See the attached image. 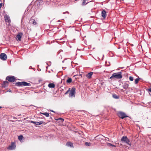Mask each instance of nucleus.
I'll return each mask as SVG.
<instances>
[{
    "label": "nucleus",
    "instance_id": "obj_1",
    "mask_svg": "<svg viewBox=\"0 0 151 151\" xmlns=\"http://www.w3.org/2000/svg\"><path fill=\"white\" fill-rule=\"evenodd\" d=\"M122 72H119L117 73H113L111 76L110 77V79H112L113 78H115L116 79H120L122 78Z\"/></svg>",
    "mask_w": 151,
    "mask_h": 151
},
{
    "label": "nucleus",
    "instance_id": "obj_2",
    "mask_svg": "<svg viewBox=\"0 0 151 151\" xmlns=\"http://www.w3.org/2000/svg\"><path fill=\"white\" fill-rule=\"evenodd\" d=\"M121 140L122 143H124L126 144L131 146V143L130 140L126 136H123L121 139Z\"/></svg>",
    "mask_w": 151,
    "mask_h": 151
},
{
    "label": "nucleus",
    "instance_id": "obj_3",
    "mask_svg": "<svg viewBox=\"0 0 151 151\" xmlns=\"http://www.w3.org/2000/svg\"><path fill=\"white\" fill-rule=\"evenodd\" d=\"M16 84L18 86H30L31 84L30 83H27L25 81L18 82Z\"/></svg>",
    "mask_w": 151,
    "mask_h": 151
},
{
    "label": "nucleus",
    "instance_id": "obj_4",
    "mask_svg": "<svg viewBox=\"0 0 151 151\" xmlns=\"http://www.w3.org/2000/svg\"><path fill=\"white\" fill-rule=\"evenodd\" d=\"M6 80H8L11 82H13L15 81V79L14 76H8L6 77Z\"/></svg>",
    "mask_w": 151,
    "mask_h": 151
},
{
    "label": "nucleus",
    "instance_id": "obj_5",
    "mask_svg": "<svg viewBox=\"0 0 151 151\" xmlns=\"http://www.w3.org/2000/svg\"><path fill=\"white\" fill-rule=\"evenodd\" d=\"M76 93V88L74 87H73L71 89L69 94L70 97H75Z\"/></svg>",
    "mask_w": 151,
    "mask_h": 151
},
{
    "label": "nucleus",
    "instance_id": "obj_6",
    "mask_svg": "<svg viewBox=\"0 0 151 151\" xmlns=\"http://www.w3.org/2000/svg\"><path fill=\"white\" fill-rule=\"evenodd\" d=\"M118 115L119 117L122 119L128 117L124 113L122 112H119L118 114Z\"/></svg>",
    "mask_w": 151,
    "mask_h": 151
},
{
    "label": "nucleus",
    "instance_id": "obj_7",
    "mask_svg": "<svg viewBox=\"0 0 151 151\" xmlns=\"http://www.w3.org/2000/svg\"><path fill=\"white\" fill-rule=\"evenodd\" d=\"M16 147L15 144L14 142H12L11 145L9 146L8 147V149L12 150L14 149Z\"/></svg>",
    "mask_w": 151,
    "mask_h": 151
},
{
    "label": "nucleus",
    "instance_id": "obj_8",
    "mask_svg": "<svg viewBox=\"0 0 151 151\" xmlns=\"http://www.w3.org/2000/svg\"><path fill=\"white\" fill-rule=\"evenodd\" d=\"M0 58L2 60H6L7 58L6 55L4 53H2L0 55Z\"/></svg>",
    "mask_w": 151,
    "mask_h": 151
},
{
    "label": "nucleus",
    "instance_id": "obj_9",
    "mask_svg": "<svg viewBox=\"0 0 151 151\" xmlns=\"http://www.w3.org/2000/svg\"><path fill=\"white\" fill-rule=\"evenodd\" d=\"M4 18L6 22H10V17L7 14H5L4 15Z\"/></svg>",
    "mask_w": 151,
    "mask_h": 151
},
{
    "label": "nucleus",
    "instance_id": "obj_10",
    "mask_svg": "<svg viewBox=\"0 0 151 151\" xmlns=\"http://www.w3.org/2000/svg\"><path fill=\"white\" fill-rule=\"evenodd\" d=\"M23 34L21 32L19 33L17 36V38L18 39V40L21 41V38Z\"/></svg>",
    "mask_w": 151,
    "mask_h": 151
},
{
    "label": "nucleus",
    "instance_id": "obj_11",
    "mask_svg": "<svg viewBox=\"0 0 151 151\" xmlns=\"http://www.w3.org/2000/svg\"><path fill=\"white\" fill-rule=\"evenodd\" d=\"M129 86L128 83H127V82H126L122 85V87L124 89L126 90L128 88Z\"/></svg>",
    "mask_w": 151,
    "mask_h": 151
},
{
    "label": "nucleus",
    "instance_id": "obj_12",
    "mask_svg": "<svg viewBox=\"0 0 151 151\" xmlns=\"http://www.w3.org/2000/svg\"><path fill=\"white\" fill-rule=\"evenodd\" d=\"M30 22L31 23L34 25H36L37 24V22L35 20L32 19V18L30 19Z\"/></svg>",
    "mask_w": 151,
    "mask_h": 151
},
{
    "label": "nucleus",
    "instance_id": "obj_13",
    "mask_svg": "<svg viewBox=\"0 0 151 151\" xmlns=\"http://www.w3.org/2000/svg\"><path fill=\"white\" fill-rule=\"evenodd\" d=\"M102 16L103 18H105L106 17V12L104 10H103L101 12Z\"/></svg>",
    "mask_w": 151,
    "mask_h": 151
},
{
    "label": "nucleus",
    "instance_id": "obj_14",
    "mask_svg": "<svg viewBox=\"0 0 151 151\" xmlns=\"http://www.w3.org/2000/svg\"><path fill=\"white\" fill-rule=\"evenodd\" d=\"M9 83L7 81H4L2 84V86L3 87L5 88L8 85Z\"/></svg>",
    "mask_w": 151,
    "mask_h": 151
},
{
    "label": "nucleus",
    "instance_id": "obj_15",
    "mask_svg": "<svg viewBox=\"0 0 151 151\" xmlns=\"http://www.w3.org/2000/svg\"><path fill=\"white\" fill-rule=\"evenodd\" d=\"M93 73V72H90L88 73L86 75V76L88 77V78L90 79L91 78V76Z\"/></svg>",
    "mask_w": 151,
    "mask_h": 151
},
{
    "label": "nucleus",
    "instance_id": "obj_16",
    "mask_svg": "<svg viewBox=\"0 0 151 151\" xmlns=\"http://www.w3.org/2000/svg\"><path fill=\"white\" fill-rule=\"evenodd\" d=\"M43 123V122L42 121H40L39 122H34V124L37 125H39Z\"/></svg>",
    "mask_w": 151,
    "mask_h": 151
},
{
    "label": "nucleus",
    "instance_id": "obj_17",
    "mask_svg": "<svg viewBox=\"0 0 151 151\" xmlns=\"http://www.w3.org/2000/svg\"><path fill=\"white\" fill-rule=\"evenodd\" d=\"M66 145L68 147H73V144L71 142H68L67 143Z\"/></svg>",
    "mask_w": 151,
    "mask_h": 151
},
{
    "label": "nucleus",
    "instance_id": "obj_18",
    "mask_svg": "<svg viewBox=\"0 0 151 151\" xmlns=\"http://www.w3.org/2000/svg\"><path fill=\"white\" fill-rule=\"evenodd\" d=\"M48 87L50 88H54L55 87V85L53 83H50L48 84Z\"/></svg>",
    "mask_w": 151,
    "mask_h": 151
},
{
    "label": "nucleus",
    "instance_id": "obj_19",
    "mask_svg": "<svg viewBox=\"0 0 151 151\" xmlns=\"http://www.w3.org/2000/svg\"><path fill=\"white\" fill-rule=\"evenodd\" d=\"M56 120L59 121V122L61 123H62L64 121V119L61 118H60L57 119H56Z\"/></svg>",
    "mask_w": 151,
    "mask_h": 151
},
{
    "label": "nucleus",
    "instance_id": "obj_20",
    "mask_svg": "<svg viewBox=\"0 0 151 151\" xmlns=\"http://www.w3.org/2000/svg\"><path fill=\"white\" fill-rule=\"evenodd\" d=\"M42 114L43 115H45L46 117H49V114L47 112H45L42 113Z\"/></svg>",
    "mask_w": 151,
    "mask_h": 151
},
{
    "label": "nucleus",
    "instance_id": "obj_21",
    "mask_svg": "<svg viewBox=\"0 0 151 151\" xmlns=\"http://www.w3.org/2000/svg\"><path fill=\"white\" fill-rule=\"evenodd\" d=\"M113 97L115 99H118L119 98V97L117 96L116 94H114L112 95Z\"/></svg>",
    "mask_w": 151,
    "mask_h": 151
},
{
    "label": "nucleus",
    "instance_id": "obj_22",
    "mask_svg": "<svg viewBox=\"0 0 151 151\" xmlns=\"http://www.w3.org/2000/svg\"><path fill=\"white\" fill-rule=\"evenodd\" d=\"M72 81V79L71 78H69L66 81L67 83H71Z\"/></svg>",
    "mask_w": 151,
    "mask_h": 151
},
{
    "label": "nucleus",
    "instance_id": "obj_23",
    "mask_svg": "<svg viewBox=\"0 0 151 151\" xmlns=\"http://www.w3.org/2000/svg\"><path fill=\"white\" fill-rule=\"evenodd\" d=\"M139 79V78H137L135 79L134 83L135 84H137L138 83Z\"/></svg>",
    "mask_w": 151,
    "mask_h": 151
},
{
    "label": "nucleus",
    "instance_id": "obj_24",
    "mask_svg": "<svg viewBox=\"0 0 151 151\" xmlns=\"http://www.w3.org/2000/svg\"><path fill=\"white\" fill-rule=\"evenodd\" d=\"M87 0H83V1L82 4V5L83 6L84 5L86 4H88V3H86V1Z\"/></svg>",
    "mask_w": 151,
    "mask_h": 151
},
{
    "label": "nucleus",
    "instance_id": "obj_25",
    "mask_svg": "<svg viewBox=\"0 0 151 151\" xmlns=\"http://www.w3.org/2000/svg\"><path fill=\"white\" fill-rule=\"evenodd\" d=\"M23 138V136L22 135H20L18 136V139L20 141Z\"/></svg>",
    "mask_w": 151,
    "mask_h": 151
},
{
    "label": "nucleus",
    "instance_id": "obj_26",
    "mask_svg": "<svg viewBox=\"0 0 151 151\" xmlns=\"http://www.w3.org/2000/svg\"><path fill=\"white\" fill-rule=\"evenodd\" d=\"M129 80L131 81H132L133 80V77L132 76H130L129 77Z\"/></svg>",
    "mask_w": 151,
    "mask_h": 151
},
{
    "label": "nucleus",
    "instance_id": "obj_27",
    "mask_svg": "<svg viewBox=\"0 0 151 151\" xmlns=\"http://www.w3.org/2000/svg\"><path fill=\"white\" fill-rule=\"evenodd\" d=\"M91 143H88V142H86L85 143V145L86 146H89L90 145Z\"/></svg>",
    "mask_w": 151,
    "mask_h": 151
},
{
    "label": "nucleus",
    "instance_id": "obj_28",
    "mask_svg": "<svg viewBox=\"0 0 151 151\" xmlns=\"http://www.w3.org/2000/svg\"><path fill=\"white\" fill-rule=\"evenodd\" d=\"M108 145L110 146H113V147H115L114 145H113L111 143H108Z\"/></svg>",
    "mask_w": 151,
    "mask_h": 151
},
{
    "label": "nucleus",
    "instance_id": "obj_29",
    "mask_svg": "<svg viewBox=\"0 0 151 151\" xmlns=\"http://www.w3.org/2000/svg\"><path fill=\"white\" fill-rule=\"evenodd\" d=\"M70 91V89H69L65 93V94L66 95L67 94L68 92H69Z\"/></svg>",
    "mask_w": 151,
    "mask_h": 151
},
{
    "label": "nucleus",
    "instance_id": "obj_30",
    "mask_svg": "<svg viewBox=\"0 0 151 151\" xmlns=\"http://www.w3.org/2000/svg\"><path fill=\"white\" fill-rule=\"evenodd\" d=\"M148 91L151 93V88L148 89Z\"/></svg>",
    "mask_w": 151,
    "mask_h": 151
},
{
    "label": "nucleus",
    "instance_id": "obj_31",
    "mask_svg": "<svg viewBox=\"0 0 151 151\" xmlns=\"http://www.w3.org/2000/svg\"><path fill=\"white\" fill-rule=\"evenodd\" d=\"M63 14H65V13H68V14H69V12H63Z\"/></svg>",
    "mask_w": 151,
    "mask_h": 151
},
{
    "label": "nucleus",
    "instance_id": "obj_32",
    "mask_svg": "<svg viewBox=\"0 0 151 151\" xmlns=\"http://www.w3.org/2000/svg\"><path fill=\"white\" fill-rule=\"evenodd\" d=\"M30 122H31V123H33L34 124V121H30Z\"/></svg>",
    "mask_w": 151,
    "mask_h": 151
},
{
    "label": "nucleus",
    "instance_id": "obj_33",
    "mask_svg": "<svg viewBox=\"0 0 151 151\" xmlns=\"http://www.w3.org/2000/svg\"><path fill=\"white\" fill-rule=\"evenodd\" d=\"M79 76H81V77H82V74H81L79 75Z\"/></svg>",
    "mask_w": 151,
    "mask_h": 151
},
{
    "label": "nucleus",
    "instance_id": "obj_34",
    "mask_svg": "<svg viewBox=\"0 0 151 151\" xmlns=\"http://www.w3.org/2000/svg\"><path fill=\"white\" fill-rule=\"evenodd\" d=\"M8 91L9 92H11V90L10 89H9Z\"/></svg>",
    "mask_w": 151,
    "mask_h": 151
},
{
    "label": "nucleus",
    "instance_id": "obj_35",
    "mask_svg": "<svg viewBox=\"0 0 151 151\" xmlns=\"http://www.w3.org/2000/svg\"><path fill=\"white\" fill-rule=\"evenodd\" d=\"M33 69L35 70V68H33Z\"/></svg>",
    "mask_w": 151,
    "mask_h": 151
},
{
    "label": "nucleus",
    "instance_id": "obj_36",
    "mask_svg": "<svg viewBox=\"0 0 151 151\" xmlns=\"http://www.w3.org/2000/svg\"><path fill=\"white\" fill-rule=\"evenodd\" d=\"M52 111L53 112H55L54 111Z\"/></svg>",
    "mask_w": 151,
    "mask_h": 151
},
{
    "label": "nucleus",
    "instance_id": "obj_37",
    "mask_svg": "<svg viewBox=\"0 0 151 151\" xmlns=\"http://www.w3.org/2000/svg\"><path fill=\"white\" fill-rule=\"evenodd\" d=\"M64 60L63 61H62L63 63H64Z\"/></svg>",
    "mask_w": 151,
    "mask_h": 151
},
{
    "label": "nucleus",
    "instance_id": "obj_38",
    "mask_svg": "<svg viewBox=\"0 0 151 151\" xmlns=\"http://www.w3.org/2000/svg\"><path fill=\"white\" fill-rule=\"evenodd\" d=\"M1 108H2V107L1 106H0V109H1Z\"/></svg>",
    "mask_w": 151,
    "mask_h": 151
}]
</instances>
